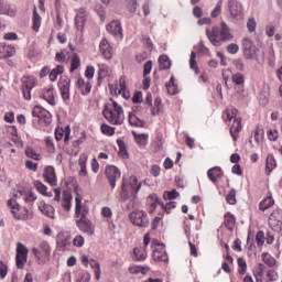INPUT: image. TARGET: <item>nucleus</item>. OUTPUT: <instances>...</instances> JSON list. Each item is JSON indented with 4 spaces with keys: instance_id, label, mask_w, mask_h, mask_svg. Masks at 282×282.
<instances>
[{
    "instance_id": "nucleus-1",
    "label": "nucleus",
    "mask_w": 282,
    "mask_h": 282,
    "mask_svg": "<svg viewBox=\"0 0 282 282\" xmlns=\"http://www.w3.org/2000/svg\"><path fill=\"white\" fill-rule=\"evenodd\" d=\"M142 188V184H138V177L130 176L129 182L123 178L121 204H123L124 210H133L138 208V199L135 194Z\"/></svg>"
},
{
    "instance_id": "nucleus-2",
    "label": "nucleus",
    "mask_w": 282,
    "mask_h": 282,
    "mask_svg": "<svg viewBox=\"0 0 282 282\" xmlns=\"http://www.w3.org/2000/svg\"><path fill=\"white\" fill-rule=\"evenodd\" d=\"M206 36L214 47H220L223 43H230L235 35L230 32V26L226 22H220V31L217 28L206 30Z\"/></svg>"
},
{
    "instance_id": "nucleus-3",
    "label": "nucleus",
    "mask_w": 282,
    "mask_h": 282,
    "mask_svg": "<svg viewBox=\"0 0 282 282\" xmlns=\"http://www.w3.org/2000/svg\"><path fill=\"white\" fill-rule=\"evenodd\" d=\"M242 50H243V55L245 58L250 59V61H258V63H263V50L258 48L254 46L252 43V40L250 39H245L242 41Z\"/></svg>"
},
{
    "instance_id": "nucleus-4",
    "label": "nucleus",
    "mask_w": 282,
    "mask_h": 282,
    "mask_svg": "<svg viewBox=\"0 0 282 282\" xmlns=\"http://www.w3.org/2000/svg\"><path fill=\"white\" fill-rule=\"evenodd\" d=\"M225 116L227 120H229V122H232L230 127V133L234 140H237V137L235 135V133H239L241 131V119L237 118V109L236 108L227 109L225 111Z\"/></svg>"
},
{
    "instance_id": "nucleus-5",
    "label": "nucleus",
    "mask_w": 282,
    "mask_h": 282,
    "mask_svg": "<svg viewBox=\"0 0 282 282\" xmlns=\"http://www.w3.org/2000/svg\"><path fill=\"white\" fill-rule=\"evenodd\" d=\"M130 221L133 226H138L139 228H147L149 226V216H147V212L144 210H135L129 214Z\"/></svg>"
},
{
    "instance_id": "nucleus-6",
    "label": "nucleus",
    "mask_w": 282,
    "mask_h": 282,
    "mask_svg": "<svg viewBox=\"0 0 282 282\" xmlns=\"http://www.w3.org/2000/svg\"><path fill=\"white\" fill-rule=\"evenodd\" d=\"M227 8L230 13V19H235V21H242L243 6L241 4V2L237 0H229L227 3Z\"/></svg>"
},
{
    "instance_id": "nucleus-7",
    "label": "nucleus",
    "mask_w": 282,
    "mask_h": 282,
    "mask_svg": "<svg viewBox=\"0 0 282 282\" xmlns=\"http://www.w3.org/2000/svg\"><path fill=\"white\" fill-rule=\"evenodd\" d=\"M28 247L25 245L18 242L17 245V256H15V265L19 270H23L25 267V261H28Z\"/></svg>"
},
{
    "instance_id": "nucleus-8",
    "label": "nucleus",
    "mask_w": 282,
    "mask_h": 282,
    "mask_svg": "<svg viewBox=\"0 0 282 282\" xmlns=\"http://www.w3.org/2000/svg\"><path fill=\"white\" fill-rule=\"evenodd\" d=\"M148 203L150 204V213H153V210L158 208V204L162 206L165 213H169V210H171L172 208H175V205L177 204L175 202H170L167 205H164L160 203V197L158 196V194H151L148 198Z\"/></svg>"
},
{
    "instance_id": "nucleus-9",
    "label": "nucleus",
    "mask_w": 282,
    "mask_h": 282,
    "mask_svg": "<svg viewBox=\"0 0 282 282\" xmlns=\"http://www.w3.org/2000/svg\"><path fill=\"white\" fill-rule=\"evenodd\" d=\"M104 118H106L110 124H122V122H124V115L118 113V111L107 106L104 109Z\"/></svg>"
},
{
    "instance_id": "nucleus-10",
    "label": "nucleus",
    "mask_w": 282,
    "mask_h": 282,
    "mask_svg": "<svg viewBox=\"0 0 282 282\" xmlns=\"http://www.w3.org/2000/svg\"><path fill=\"white\" fill-rule=\"evenodd\" d=\"M76 226L82 230V232L89 235V237L96 232V227L89 218H77Z\"/></svg>"
},
{
    "instance_id": "nucleus-11",
    "label": "nucleus",
    "mask_w": 282,
    "mask_h": 282,
    "mask_svg": "<svg viewBox=\"0 0 282 282\" xmlns=\"http://www.w3.org/2000/svg\"><path fill=\"white\" fill-rule=\"evenodd\" d=\"M106 177L110 183L111 188H116V182L120 180V170L115 165H107L105 171Z\"/></svg>"
},
{
    "instance_id": "nucleus-12",
    "label": "nucleus",
    "mask_w": 282,
    "mask_h": 282,
    "mask_svg": "<svg viewBox=\"0 0 282 282\" xmlns=\"http://www.w3.org/2000/svg\"><path fill=\"white\" fill-rule=\"evenodd\" d=\"M87 215H89V207L83 205L80 196H77L75 198V217L77 219H87Z\"/></svg>"
},
{
    "instance_id": "nucleus-13",
    "label": "nucleus",
    "mask_w": 282,
    "mask_h": 282,
    "mask_svg": "<svg viewBox=\"0 0 282 282\" xmlns=\"http://www.w3.org/2000/svg\"><path fill=\"white\" fill-rule=\"evenodd\" d=\"M269 225L272 230H281L282 226V210L275 209L272 212L271 216L269 217Z\"/></svg>"
},
{
    "instance_id": "nucleus-14",
    "label": "nucleus",
    "mask_w": 282,
    "mask_h": 282,
    "mask_svg": "<svg viewBox=\"0 0 282 282\" xmlns=\"http://www.w3.org/2000/svg\"><path fill=\"white\" fill-rule=\"evenodd\" d=\"M72 85V79H69V77H62L59 83H58V87H59V91H61V96L63 98V100H69V87Z\"/></svg>"
},
{
    "instance_id": "nucleus-15",
    "label": "nucleus",
    "mask_w": 282,
    "mask_h": 282,
    "mask_svg": "<svg viewBox=\"0 0 282 282\" xmlns=\"http://www.w3.org/2000/svg\"><path fill=\"white\" fill-rule=\"evenodd\" d=\"M87 11L85 9H79L75 17V26L79 32L85 30V23H87Z\"/></svg>"
},
{
    "instance_id": "nucleus-16",
    "label": "nucleus",
    "mask_w": 282,
    "mask_h": 282,
    "mask_svg": "<svg viewBox=\"0 0 282 282\" xmlns=\"http://www.w3.org/2000/svg\"><path fill=\"white\" fill-rule=\"evenodd\" d=\"M107 32L111 34L112 36H116L117 39H122V25L120 24V21H111L106 26Z\"/></svg>"
},
{
    "instance_id": "nucleus-17",
    "label": "nucleus",
    "mask_w": 282,
    "mask_h": 282,
    "mask_svg": "<svg viewBox=\"0 0 282 282\" xmlns=\"http://www.w3.org/2000/svg\"><path fill=\"white\" fill-rule=\"evenodd\" d=\"M152 257L154 261H163L164 263L169 262V256L164 250V245H158V248L152 252Z\"/></svg>"
},
{
    "instance_id": "nucleus-18",
    "label": "nucleus",
    "mask_w": 282,
    "mask_h": 282,
    "mask_svg": "<svg viewBox=\"0 0 282 282\" xmlns=\"http://www.w3.org/2000/svg\"><path fill=\"white\" fill-rule=\"evenodd\" d=\"M99 50L102 56L108 61H111V58H113V48H111L109 41L104 39L99 44Z\"/></svg>"
},
{
    "instance_id": "nucleus-19",
    "label": "nucleus",
    "mask_w": 282,
    "mask_h": 282,
    "mask_svg": "<svg viewBox=\"0 0 282 282\" xmlns=\"http://www.w3.org/2000/svg\"><path fill=\"white\" fill-rule=\"evenodd\" d=\"M44 178L51 186H56L58 181L56 180V172L54 171V166H46L44 170Z\"/></svg>"
},
{
    "instance_id": "nucleus-20",
    "label": "nucleus",
    "mask_w": 282,
    "mask_h": 282,
    "mask_svg": "<svg viewBox=\"0 0 282 282\" xmlns=\"http://www.w3.org/2000/svg\"><path fill=\"white\" fill-rule=\"evenodd\" d=\"M14 54H17L14 46L0 43V58H10Z\"/></svg>"
},
{
    "instance_id": "nucleus-21",
    "label": "nucleus",
    "mask_w": 282,
    "mask_h": 282,
    "mask_svg": "<svg viewBox=\"0 0 282 282\" xmlns=\"http://www.w3.org/2000/svg\"><path fill=\"white\" fill-rule=\"evenodd\" d=\"M207 175L214 184H217V180L224 177V172L221 171V167L215 166L208 170Z\"/></svg>"
},
{
    "instance_id": "nucleus-22",
    "label": "nucleus",
    "mask_w": 282,
    "mask_h": 282,
    "mask_svg": "<svg viewBox=\"0 0 282 282\" xmlns=\"http://www.w3.org/2000/svg\"><path fill=\"white\" fill-rule=\"evenodd\" d=\"M0 14H6L7 17H17V9L10 7L8 3L0 1Z\"/></svg>"
},
{
    "instance_id": "nucleus-23",
    "label": "nucleus",
    "mask_w": 282,
    "mask_h": 282,
    "mask_svg": "<svg viewBox=\"0 0 282 282\" xmlns=\"http://www.w3.org/2000/svg\"><path fill=\"white\" fill-rule=\"evenodd\" d=\"M77 87L82 91L83 96H87L91 91V84L83 78L77 79Z\"/></svg>"
},
{
    "instance_id": "nucleus-24",
    "label": "nucleus",
    "mask_w": 282,
    "mask_h": 282,
    "mask_svg": "<svg viewBox=\"0 0 282 282\" xmlns=\"http://www.w3.org/2000/svg\"><path fill=\"white\" fill-rule=\"evenodd\" d=\"M72 246V236H59V240L57 241V248L61 250H67Z\"/></svg>"
},
{
    "instance_id": "nucleus-25",
    "label": "nucleus",
    "mask_w": 282,
    "mask_h": 282,
    "mask_svg": "<svg viewBox=\"0 0 282 282\" xmlns=\"http://www.w3.org/2000/svg\"><path fill=\"white\" fill-rule=\"evenodd\" d=\"M72 194L69 192H64L63 194V200H62V208L69 213L72 210Z\"/></svg>"
},
{
    "instance_id": "nucleus-26",
    "label": "nucleus",
    "mask_w": 282,
    "mask_h": 282,
    "mask_svg": "<svg viewBox=\"0 0 282 282\" xmlns=\"http://www.w3.org/2000/svg\"><path fill=\"white\" fill-rule=\"evenodd\" d=\"M35 85H36V78L32 76L22 77V88L34 89Z\"/></svg>"
},
{
    "instance_id": "nucleus-27",
    "label": "nucleus",
    "mask_w": 282,
    "mask_h": 282,
    "mask_svg": "<svg viewBox=\"0 0 282 282\" xmlns=\"http://www.w3.org/2000/svg\"><path fill=\"white\" fill-rule=\"evenodd\" d=\"M132 135L135 139V142L138 143L139 147H147L149 142V134L142 133L138 134L135 132H132Z\"/></svg>"
},
{
    "instance_id": "nucleus-28",
    "label": "nucleus",
    "mask_w": 282,
    "mask_h": 282,
    "mask_svg": "<svg viewBox=\"0 0 282 282\" xmlns=\"http://www.w3.org/2000/svg\"><path fill=\"white\" fill-rule=\"evenodd\" d=\"M133 254L134 261H144L147 259V250L144 248L134 247Z\"/></svg>"
},
{
    "instance_id": "nucleus-29",
    "label": "nucleus",
    "mask_w": 282,
    "mask_h": 282,
    "mask_svg": "<svg viewBox=\"0 0 282 282\" xmlns=\"http://www.w3.org/2000/svg\"><path fill=\"white\" fill-rule=\"evenodd\" d=\"M32 30H34V32H39V30H41V15L39 14V11H36V7H34V9H33Z\"/></svg>"
},
{
    "instance_id": "nucleus-30",
    "label": "nucleus",
    "mask_w": 282,
    "mask_h": 282,
    "mask_svg": "<svg viewBox=\"0 0 282 282\" xmlns=\"http://www.w3.org/2000/svg\"><path fill=\"white\" fill-rule=\"evenodd\" d=\"M42 98L43 100H46L48 105H53V106L56 105V102H54V90H52V88L44 89Z\"/></svg>"
},
{
    "instance_id": "nucleus-31",
    "label": "nucleus",
    "mask_w": 282,
    "mask_h": 282,
    "mask_svg": "<svg viewBox=\"0 0 282 282\" xmlns=\"http://www.w3.org/2000/svg\"><path fill=\"white\" fill-rule=\"evenodd\" d=\"M276 166V160H274V155L269 154L267 156V161H265V170L268 175H270V173H272V170Z\"/></svg>"
},
{
    "instance_id": "nucleus-32",
    "label": "nucleus",
    "mask_w": 282,
    "mask_h": 282,
    "mask_svg": "<svg viewBox=\"0 0 282 282\" xmlns=\"http://www.w3.org/2000/svg\"><path fill=\"white\" fill-rule=\"evenodd\" d=\"M63 72H65V68L63 67V65H57L55 68L51 70L48 75L50 80L54 83V80H56V78H58V75L63 74Z\"/></svg>"
},
{
    "instance_id": "nucleus-33",
    "label": "nucleus",
    "mask_w": 282,
    "mask_h": 282,
    "mask_svg": "<svg viewBox=\"0 0 282 282\" xmlns=\"http://www.w3.org/2000/svg\"><path fill=\"white\" fill-rule=\"evenodd\" d=\"M171 59L166 55H161L159 57V69H170Z\"/></svg>"
},
{
    "instance_id": "nucleus-34",
    "label": "nucleus",
    "mask_w": 282,
    "mask_h": 282,
    "mask_svg": "<svg viewBox=\"0 0 282 282\" xmlns=\"http://www.w3.org/2000/svg\"><path fill=\"white\" fill-rule=\"evenodd\" d=\"M78 165L80 167L79 175H87V155L79 156Z\"/></svg>"
},
{
    "instance_id": "nucleus-35",
    "label": "nucleus",
    "mask_w": 282,
    "mask_h": 282,
    "mask_svg": "<svg viewBox=\"0 0 282 282\" xmlns=\"http://www.w3.org/2000/svg\"><path fill=\"white\" fill-rule=\"evenodd\" d=\"M236 219L235 216L230 213L225 215V226L228 228V230L235 229Z\"/></svg>"
},
{
    "instance_id": "nucleus-36",
    "label": "nucleus",
    "mask_w": 282,
    "mask_h": 282,
    "mask_svg": "<svg viewBox=\"0 0 282 282\" xmlns=\"http://www.w3.org/2000/svg\"><path fill=\"white\" fill-rule=\"evenodd\" d=\"M262 260L269 268H274V265H276V259L271 257L270 253H262Z\"/></svg>"
},
{
    "instance_id": "nucleus-37",
    "label": "nucleus",
    "mask_w": 282,
    "mask_h": 282,
    "mask_svg": "<svg viewBox=\"0 0 282 282\" xmlns=\"http://www.w3.org/2000/svg\"><path fill=\"white\" fill-rule=\"evenodd\" d=\"M271 206H274V199L269 196L260 203L259 208L260 210H268V208H271Z\"/></svg>"
},
{
    "instance_id": "nucleus-38",
    "label": "nucleus",
    "mask_w": 282,
    "mask_h": 282,
    "mask_svg": "<svg viewBox=\"0 0 282 282\" xmlns=\"http://www.w3.org/2000/svg\"><path fill=\"white\" fill-rule=\"evenodd\" d=\"M129 124L131 127H144V122L133 113L129 115Z\"/></svg>"
},
{
    "instance_id": "nucleus-39",
    "label": "nucleus",
    "mask_w": 282,
    "mask_h": 282,
    "mask_svg": "<svg viewBox=\"0 0 282 282\" xmlns=\"http://www.w3.org/2000/svg\"><path fill=\"white\" fill-rule=\"evenodd\" d=\"M39 248L41 257H47L51 252L50 243H47V241L40 242Z\"/></svg>"
},
{
    "instance_id": "nucleus-40",
    "label": "nucleus",
    "mask_w": 282,
    "mask_h": 282,
    "mask_svg": "<svg viewBox=\"0 0 282 282\" xmlns=\"http://www.w3.org/2000/svg\"><path fill=\"white\" fill-rule=\"evenodd\" d=\"M41 213L51 219H54V207L52 205H44L40 207Z\"/></svg>"
},
{
    "instance_id": "nucleus-41",
    "label": "nucleus",
    "mask_w": 282,
    "mask_h": 282,
    "mask_svg": "<svg viewBox=\"0 0 282 282\" xmlns=\"http://www.w3.org/2000/svg\"><path fill=\"white\" fill-rule=\"evenodd\" d=\"M89 265L90 268H93V270H95V276L98 280H100V263L94 259L89 260Z\"/></svg>"
},
{
    "instance_id": "nucleus-42",
    "label": "nucleus",
    "mask_w": 282,
    "mask_h": 282,
    "mask_svg": "<svg viewBox=\"0 0 282 282\" xmlns=\"http://www.w3.org/2000/svg\"><path fill=\"white\" fill-rule=\"evenodd\" d=\"M35 188H36V191H39V193H41V195H44L46 197L52 196V194L47 193V186L43 185V183H41V181L35 182Z\"/></svg>"
},
{
    "instance_id": "nucleus-43",
    "label": "nucleus",
    "mask_w": 282,
    "mask_h": 282,
    "mask_svg": "<svg viewBox=\"0 0 282 282\" xmlns=\"http://www.w3.org/2000/svg\"><path fill=\"white\" fill-rule=\"evenodd\" d=\"M80 67V57L78 54L74 53L70 62V72H76Z\"/></svg>"
},
{
    "instance_id": "nucleus-44",
    "label": "nucleus",
    "mask_w": 282,
    "mask_h": 282,
    "mask_svg": "<svg viewBox=\"0 0 282 282\" xmlns=\"http://www.w3.org/2000/svg\"><path fill=\"white\" fill-rule=\"evenodd\" d=\"M117 144L119 147V155H120V158H124V159L129 158V154L127 153V145H124V141L119 139L117 141Z\"/></svg>"
},
{
    "instance_id": "nucleus-45",
    "label": "nucleus",
    "mask_w": 282,
    "mask_h": 282,
    "mask_svg": "<svg viewBox=\"0 0 282 282\" xmlns=\"http://www.w3.org/2000/svg\"><path fill=\"white\" fill-rule=\"evenodd\" d=\"M26 158H31V160H41V154L36 153V150L34 148H28L25 150Z\"/></svg>"
},
{
    "instance_id": "nucleus-46",
    "label": "nucleus",
    "mask_w": 282,
    "mask_h": 282,
    "mask_svg": "<svg viewBox=\"0 0 282 282\" xmlns=\"http://www.w3.org/2000/svg\"><path fill=\"white\" fill-rule=\"evenodd\" d=\"M227 203L234 206L237 204V189L232 188L229 194L226 196Z\"/></svg>"
},
{
    "instance_id": "nucleus-47",
    "label": "nucleus",
    "mask_w": 282,
    "mask_h": 282,
    "mask_svg": "<svg viewBox=\"0 0 282 282\" xmlns=\"http://www.w3.org/2000/svg\"><path fill=\"white\" fill-rule=\"evenodd\" d=\"M101 133H104V135H113V133H116V128L110 127L107 123H102L101 124Z\"/></svg>"
},
{
    "instance_id": "nucleus-48",
    "label": "nucleus",
    "mask_w": 282,
    "mask_h": 282,
    "mask_svg": "<svg viewBox=\"0 0 282 282\" xmlns=\"http://www.w3.org/2000/svg\"><path fill=\"white\" fill-rule=\"evenodd\" d=\"M166 89L170 96H175V94H177V86L174 84L173 77L170 79V83L166 84Z\"/></svg>"
},
{
    "instance_id": "nucleus-49",
    "label": "nucleus",
    "mask_w": 282,
    "mask_h": 282,
    "mask_svg": "<svg viewBox=\"0 0 282 282\" xmlns=\"http://www.w3.org/2000/svg\"><path fill=\"white\" fill-rule=\"evenodd\" d=\"M24 212H25V214L19 215V214H17V212L12 210V215H13L14 219L28 221V219H30V212L28 210V208H24Z\"/></svg>"
},
{
    "instance_id": "nucleus-50",
    "label": "nucleus",
    "mask_w": 282,
    "mask_h": 282,
    "mask_svg": "<svg viewBox=\"0 0 282 282\" xmlns=\"http://www.w3.org/2000/svg\"><path fill=\"white\" fill-rule=\"evenodd\" d=\"M238 265H239V274L243 276L248 270V264L246 263V260L243 258H238Z\"/></svg>"
},
{
    "instance_id": "nucleus-51",
    "label": "nucleus",
    "mask_w": 282,
    "mask_h": 282,
    "mask_svg": "<svg viewBox=\"0 0 282 282\" xmlns=\"http://www.w3.org/2000/svg\"><path fill=\"white\" fill-rule=\"evenodd\" d=\"M180 196V192H177V189H172L171 192H164L163 197L164 199H177V197Z\"/></svg>"
},
{
    "instance_id": "nucleus-52",
    "label": "nucleus",
    "mask_w": 282,
    "mask_h": 282,
    "mask_svg": "<svg viewBox=\"0 0 282 282\" xmlns=\"http://www.w3.org/2000/svg\"><path fill=\"white\" fill-rule=\"evenodd\" d=\"M161 109H162V99L155 98L154 107L152 109V116H158V113H160Z\"/></svg>"
},
{
    "instance_id": "nucleus-53",
    "label": "nucleus",
    "mask_w": 282,
    "mask_h": 282,
    "mask_svg": "<svg viewBox=\"0 0 282 282\" xmlns=\"http://www.w3.org/2000/svg\"><path fill=\"white\" fill-rule=\"evenodd\" d=\"M224 0H219L216 3V7L214 8V10L212 11V17L213 19H217V17H219V14H221V3Z\"/></svg>"
},
{
    "instance_id": "nucleus-54",
    "label": "nucleus",
    "mask_w": 282,
    "mask_h": 282,
    "mask_svg": "<svg viewBox=\"0 0 282 282\" xmlns=\"http://www.w3.org/2000/svg\"><path fill=\"white\" fill-rule=\"evenodd\" d=\"M73 245L76 246L77 248H83V246H85V238L80 235L76 236L73 239Z\"/></svg>"
},
{
    "instance_id": "nucleus-55",
    "label": "nucleus",
    "mask_w": 282,
    "mask_h": 282,
    "mask_svg": "<svg viewBox=\"0 0 282 282\" xmlns=\"http://www.w3.org/2000/svg\"><path fill=\"white\" fill-rule=\"evenodd\" d=\"M232 83H235V85H243L245 83L243 75L240 73L232 75Z\"/></svg>"
},
{
    "instance_id": "nucleus-56",
    "label": "nucleus",
    "mask_w": 282,
    "mask_h": 282,
    "mask_svg": "<svg viewBox=\"0 0 282 282\" xmlns=\"http://www.w3.org/2000/svg\"><path fill=\"white\" fill-rule=\"evenodd\" d=\"M247 28H248L249 32H254V30H257V21L254 20V18H250L248 20Z\"/></svg>"
},
{
    "instance_id": "nucleus-57",
    "label": "nucleus",
    "mask_w": 282,
    "mask_h": 282,
    "mask_svg": "<svg viewBox=\"0 0 282 282\" xmlns=\"http://www.w3.org/2000/svg\"><path fill=\"white\" fill-rule=\"evenodd\" d=\"M151 69H153V62L148 61L143 66V76L151 74Z\"/></svg>"
},
{
    "instance_id": "nucleus-58",
    "label": "nucleus",
    "mask_w": 282,
    "mask_h": 282,
    "mask_svg": "<svg viewBox=\"0 0 282 282\" xmlns=\"http://www.w3.org/2000/svg\"><path fill=\"white\" fill-rule=\"evenodd\" d=\"M256 242L258 246H263V243H265V238L263 235V231H259L256 236Z\"/></svg>"
},
{
    "instance_id": "nucleus-59",
    "label": "nucleus",
    "mask_w": 282,
    "mask_h": 282,
    "mask_svg": "<svg viewBox=\"0 0 282 282\" xmlns=\"http://www.w3.org/2000/svg\"><path fill=\"white\" fill-rule=\"evenodd\" d=\"M95 72L96 70L94 69V66H87V68L85 70L86 78H88V80H91V78H94Z\"/></svg>"
},
{
    "instance_id": "nucleus-60",
    "label": "nucleus",
    "mask_w": 282,
    "mask_h": 282,
    "mask_svg": "<svg viewBox=\"0 0 282 282\" xmlns=\"http://www.w3.org/2000/svg\"><path fill=\"white\" fill-rule=\"evenodd\" d=\"M268 138H269V140L276 142V140L279 138V132L276 130H269Z\"/></svg>"
},
{
    "instance_id": "nucleus-61",
    "label": "nucleus",
    "mask_w": 282,
    "mask_h": 282,
    "mask_svg": "<svg viewBox=\"0 0 282 282\" xmlns=\"http://www.w3.org/2000/svg\"><path fill=\"white\" fill-rule=\"evenodd\" d=\"M132 102L134 105H140V102H142V93L141 91L134 93V95L132 97Z\"/></svg>"
},
{
    "instance_id": "nucleus-62",
    "label": "nucleus",
    "mask_w": 282,
    "mask_h": 282,
    "mask_svg": "<svg viewBox=\"0 0 282 282\" xmlns=\"http://www.w3.org/2000/svg\"><path fill=\"white\" fill-rule=\"evenodd\" d=\"M227 52L229 54H237V52H239V45H237V44H229L227 46Z\"/></svg>"
},
{
    "instance_id": "nucleus-63",
    "label": "nucleus",
    "mask_w": 282,
    "mask_h": 282,
    "mask_svg": "<svg viewBox=\"0 0 282 282\" xmlns=\"http://www.w3.org/2000/svg\"><path fill=\"white\" fill-rule=\"evenodd\" d=\"M130 12H135L138 0H126Z\"/></svg>"
},
{
    "instance_id": "nucleus-64",
    "label": "nucleus",
    "mask_w": 282,
    "mask_h": 282,
    "mask_svg": "<svg viewBox=\"0 0 282 282\" xmlns=\"http://www.w3.org/2000/svg\"><path fill=\"white\" fill-rule=\"evenodd\" d=\"M274 32H276V29L274 28V25H268V26L265 28V34H267V36H269V37L274 36Z\"/></svg>"
}]
</instances>
